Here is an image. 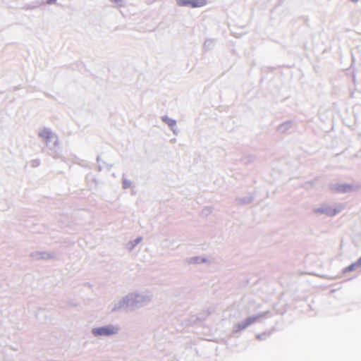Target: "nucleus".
Here are the masks:
<instances>
[{
    "instance_id": "1",
    "label": "nucleus",
    "mask_w": 361,
    "mask_h": 361,
    "mask_svg": "<svg viewBox=\"0 0 361 361\" xmlns=\"http://www.w3.org/2000/svg\"><path fill=\"white\" fill-rule=\"evenodd\" d=\"M38 135L44 141L47 147L50 149H55L59 145V139L56 133L49 128H43L38 132Z\"/></svg>"
},
{
    "instance_id": "2",
    "label": "nucleus",
    "mask_w": 361,
    "mask_h": 361,
    "mask_svg": "<svg viewBox=\"0 0 361 361\" xmlns=\"http://www.w3.org/2000/svg\"><path fill=\"white\" fill-rule=\"evenodd\" d=\"M180 7L201 8L207 5V0H176Z\"/></svg>"
},
{
    "instance_id": "3",
    "label": "nucleus",
    "mask_w": 361,
    "mask_h": 361,
    "mask_svg": "<svg viewBox=\"0 0 361 361\" xmlns=\"http://www.w3.org/2000/svg\"><path fill=\"white\" fill-rule=\"evenodd\" d=\"M161 121L166 123L169 128L173 131V133L177 134L176 129L175 127L176 126V121L171 118H169L168 116L164 115L161 116Z\"/></svg>"
},
{
    "instance_id": "4",
    "label": "nucleus",
    "mask_w": 361,
    "mask_h": 361,
    "mask_svg": "<svg viewBox=\"0 0 361 361\" xmlns=\"http://www.w3.org/2000/svg\"><path fill=\"white\" fill-rule=\"evenodd\" d=\"M92 334L96 336H109L111 334V329L109 327L95 328L92 330Z\"/></svg>"
},
{
    "instance_id": "5",
    "label": "nucleus",
    "mask_w": 361,
    "mask_h": 361,
    "mask_svg": "<svg viewBox=\"0 0 361 361\" xmlns=\"http://www.w3.org/2000/svg\"><path fill=\"white\" fill-rule=\"evenodd\" d=\"M293 126V121H285V122L282 123L281 124H280L277 128V130L280 133H285L288 130L291 129Z\"/></svg>"
},
{
    "instance_id": "6",
    "label": "nucleus",
    "mask_w": 361,
    "mask_h": 361,
    "mask_svg": "<svg viewBox=\"0 0 361 361\" xmlns=\"http://www.w3.org/2000/svg\"><path fill=\"white\" fill-rule=\"evenodd\" d=\"M44 4L43 1H34L30 4H25L23 6L24 10H34Z\"/></svg>"
},
{
    "instance_id": "7",
    "label": "nucleus",
    "mask_w": 361,
    "mask_h": 361,
    "mask_svg": "<svg viewBox=\"0 0 361 361\" xmlns=\"http://www.w3.org/2000/svg\"><path fill=\"white\" fill-rule=\"evenodd\" d=\"M214 46V41L213 39H206L203 44V49L204 51H209L212 49Z\"/></svg>"
},
{
    "instance_id": "8",
    "label": "nucleus",
    "mask_w": 361,
    "mask_h": 361,
    "mask_svg": "<svg viewBox=\"0 0 361 361\" xmlns=\"http://www.w3.org/2000/svg\"><path fill=\"white\" fill-rule=\"evenodd\" d=\"M111 2L117 5V6L121 7L124 4V0H109Z\"/></svg>"
},
{
    "instance_id": "9",
    "label": "nucleus",
    "mask_w": 361,
    "mask_h": 361,
    "mask_svg": "<svg viewBox=\"0 0 361 361\" xmlns=\"http://www.w3.org/2000/svg\"><path fill=\"white\" fill-rule=\"evenodd\" d=\"M44 2V4H47L48 5H52V4H56L57 0H46Z\"/></svg>"
},
{
    "instance_id": "10",
    "label": "nucleus",
    "mask_w": 361,
    "mask_h": 361,
    "mask_svg": "<svg viewBox=\"0 0 361 361\" xmlns=\"http://www.w3.org/2000/svg\"><path fill=\"white\" fill-rule=\"evenodd\" d=\"M359 0H351V1L354 2V3H357Z\"/></svg>"
}]
</instances>
